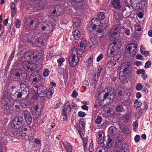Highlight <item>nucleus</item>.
Here are the masks:
<instances>
[{
  "label": "nucleus",
  "instance_id": "obj_44",
  "mask_svg": "<svg viewBox=\"0 0 152 152\" xmlns=\"http://www.w3.org/2000/svg\"><path fill=\"white\" fill-rule=\"evenodd\" d=\"M65 60L64 58H59L57 60V62L58 64V65L59 66H61L62 63Z\"/></svg>",
  "mask_w": 152,
  "mask_h": 152
},
{
  "label": "nucleus",
  "instance_id": "obj_15",
  "mask_svg": "<svg viewBox=\"0 0 152 152\" xmlns=\"http://www.w3.org/2000/svg\"><path fill=\"white\" fill-rule=\"evenodd\" d=\"M95 22V20L93 19L89 22L87 28V30L89 32H91L93 30L96 28V25L95 24L96 23Z\"/></svg>",
  "mask_w": 152,
  "mask_h": 152
},
{
  "label": "nucleus",
  "instance_id": "obj_19",
  "mask_svg": "<svg viewBox=\"0 0 152 152\" xmlns=\"http://www.w3.org/2000/svg\"><path fill=\"white\" fill-rule=\"evenodd\" d=\"M120 28L116 26H114L110 30L111 33L112 35H116L120 32Z\"/></svg>",
  "mask_w": 152,
  "mask_h": 152
},
{
  "label": "nucleus",
  "instance_id": "obj_57",
  "mask_svg": "<svg viewBox=\"0 0 152 152\" xmlns=\"http://www.w3.org/2000/svg\"><path fill=\"white\" fill-rule=\"evenodd\" d=\"M82 140L83 141V145L84 147V150L85 151L86 148V145L87 144V140L86 139V140H85L84 139L82 138Z\"/></svg>",
  "mask_w": 152,
  "mask_h": 152
},
{
  "label": "nucleus",
  "instance_id": "obj_40",
  "mask_svg": "<svg viewBox=\"0 0 152 152\" xmlns=\"http://www.w3.org/2000/svg\"><path fill=\"white\" fill-rule=\"evenodd\" d=\"M98 78H97V77H96V74H95L94 80L93 81V83L92 84V85H93L94 86H95L97 84L98 79Z\"/></svg>",
  "mask_w": 152,
  "mask_h": 152
},
{
  "label": "nucleus",
  "instance_id": "obj_53",
  "mask_svg": "<svg viewBox=\"0 0 152 152\" xmlns=\"http://www.w3.org/2000/svg\"><path fill=\"white\" fill-rule=\"evenodd\" d=\"M86 114L85 112L80 111L78 113V116L80 117H84L85 116Z\"/></svg>",
  "mask_w": 152,
  "mask_h": 152
},
{
  "label": "nucleus",
  "instance_id": "obj_26",
  "mask_svg": "<svg viewBox=\"0 0 152 152\" xmlns=\"http://www.w3.org/2000/svg\"><path fill=\"white\" fill-rule=\"evenodd\" d=\"M119 152H128L127 149V146L125 144H122Z\"/></svg>",
  "mask_w": 152,
  "mask_h": 152
},
{
  "label": "nucleus",
  "instance_id": "obj_61",
  "mask_svg": "<svg viewBox=\"0 0 152 152\" xmlns=\"http://www.w3.org/2000/svg\"><path fill=\"white\" fill-rule=\"evenodd\" d=\"M140 137L139 135H136L134 137V140L135 142H138L140 140Z\"/></svg>",
  "mask_w": 152,
  "mask_h": 152
},
{
  "label": "nucleus",
  "instance_id": "obj_3",
  "mask_svg": "<svg viewBox=\"0 0 152 152\" xmlns=\"http://www.w3.org/2000/svg\"><path fill=\"white\" fill-rule=\"evenodd\" d=\"M14 78L15 81L20 82H24L27 80V75L24 70L18 69L14 74Z\"/></svg>",
  "mask_w": 152,
  "mask_h": 152
},
{
  "label": "nucleus",
  "instance_id": "obj_13",
  "mask_svg": "<svg viewBox=\"0 0 152 152\" xmlns=\"http://www.w3.org/2000/svg\"><path fill=\"white\" fill-rule=\"evenodd\" d=\"M24 118L28 125H30L32 121V118L31 114L29 111L25 110L23 112Z\"/></svg>",
  "mask_w": 152,
  "mask_h": 152
},
{
  "label": "nucleus",
  "instance_id": "obj_24",
  "mask_svg": "<svg viewBox=\"0 0 152 152\" xmlns=\"http://www.w3.org/2000/svg\"><path fill=\"white\" fill-rule=\"evenodd\" d=\"M108 149L105 146H100L97 148L95 152H107Z\"/></svg>",
  "mask_w": 152,
  "mask_h": 152
},
{
  "label": "nucleus",
  "instance_id": "obj_20",
  "mask_svg": "<svg viewBox=\"0 0 152 152\" xmlns=\"http://www.w3.org/2000/svg\"><path fill=\"white\" fill-rule=\"evenodd\" d=\"M35 88H37V93L38 95L41 94L45 92V91L43 90V87L41 86H38L37 85L34 86Z\"/></svg>",
  "mask_w": 152,
  "mask_h": 152
},
{
  "label": "nucleus",
  "instance_id": "obj_6",
  "mask_svg": "<svg viewBox=\"0 0 152 152\" xmlns=\"http://www.w3.org/2000/svg\"><path fill=\"white\" fill-rule=\"evenodd\" d=\"M108 92L104 94V99L102 100L103 101L104 99L107 97L110 100H113L115 97L116 91L114 88L112 87H109L107 88Z\"/></svg>",
  "mask_w": 152,
  "mask_h": 152
},
{
  "label": "nucleus",
  "instance_id": "obj_21",
  "mask_svg": "<svg viewBox=\"0 0 152 152\" xmlns=\"http://www.w3.org/2000/svg\"><path fill=\"white\" fill-rule=\"evenodd\" d=\"M70 103L68 102H66L64 104V107L62 109V111H68L70 112L72 109L71 107L70 106Z\"/></svg>",
  "mask_w": 152,
  "mask_h": 152
},
{
  "label": "nucleus",
  "instance_id": "obj_58",
  "mask_svg": "<svg viewBox=\"0 0 152 152\" xmlns=\"http://www.w3.org/2000/svg\"><path fill=\"white\" fill-rule=\"evenodd\" d=\"M141 53L142 54L144 55L145 56H147L149 54V52L148 51H144L141 52Z\"/></svg>",
  "mask_w": 152,
  "mask_h": 152
},
{
  "label": "nucleus",
  "instance_id": "obj_48",
  "mask_svg": "<svg viewBox=\"0 0 152 152\" xmlns=\"http://www.w3.org/2000/svg\"><path fill=\"white\" fill-rule=\"evenodd\" d=\"M151 62L150 61H148L145 63V67L148 68L151 66Z\"/></svg>",
  "mask_w": 152,
  "mask_h": 152
},
{
  "label": "nucleus",
  "instance_id": "obj_38",
  "mask_svg": "<svg viewBox=\"0 0 152 152\" xmlns=\"http://www.w3.org/2000/svg\"><path fill=\"white\" fill-rule=\"evenodd\" d=\"M102 119L101 116L98 115L95 120V123L97 124H99L102 122Z\"/></svg>",
  "mask_w": 152,
  "mask_h": 152
},
{
  "label": "nucleus",
  "instance_id": "obj_23",
  "mask_svg": "<svg viewBox=\"0 0 152 152\" xmlns=\"http://www.w3.org/2000/svg\"><path fill=\"white\" fill-rule=\"evenodd\" d=\"M86 45L84 43L80 42L78 45V48L79 51L82 52H84L86 51Z\"/></svg>",
  "mask_w": 152,
  "mask_h": 152
},
{
  "label": "nucleus",
  "instance_id": "obj_33",
  "mask_svg": "<svg viewBox=\"0 0 152 152\" xmlns=\"http://www.w3.org/2000/svg\"><path fill=\"white\" fill-rule=\"evenodd\" d=\"M73 22L74 23L75 25L77 27L80 25V20L79 18L76 17L73 20Z\"/></svg>",
  "mask_w": 152,
  "mask_h": 152
},
{
  "label": "nucleus",
  "instance_id": "obj_60",
  "mask_svg": "<svg viewBox=\"0 0 152 152\" xmlns=\"http://www.w3.org/2000/svg\"><path fill=\"white\" fill-rule=\"evenodd\" d=\"M95 35L98 38H101L102 36V33L96 32Z\"/></svg>",
  "mask_w": 152,
  "mask_h": 152
},
{
  "label": "nucleus",
  "instance_id": "obj_37",
  "mask_svg": "<svg viewBox=\"0 0 152 152\" xmlns=\"http://www.w3.org/2000/svg\"><path fill=\"white\" fill-rule=\"evenodd\" d=\"M112 139L110 137H108L107 139V146L109 148H110L112 147Z\"/></svg>",
  "mask_w": 152,
  "mask_h": 152
},
{
  "label": "nucleus",
  "instance_id": "obj_52",
  "mask_svg": "<svg viewBox=\"0 0 152 152\" xmlns=\"http://www.w3.org/2000/svg\"><path fill=\"white\" fill-rule=\"evenodd\" d=\"M142 87V85L141 83H138L136 86V89L139 91L141 89Z\"/></svg>",
  "mask_w": 152,
  "mask_h": 152
},
{
  "label": "nucleus",
  "instance_id": "obj_34",
  "mask_svg": "<svg viewBox=\"0 0 152 152\" xmlns=\"http://www.w3.org/2000/svg\"><path fill=\"white\" fill-rule=\"evenodd\" d=\"M129 67V66L128 65V63L127 62H123L121 65L120 70L121 71V70H124L126 68H127Z\"/></svg>",
  "mask_w": 152,
  "mask_h": 152
},
{
  "label": "nucleus",
  "instance_id": "obj_31",
  "mask_svg": "<svg viewBox=\"0 0 152 152\" xmlns=\"http://www.w3.org/2000/svg\"><path fill=\"white\" fill-rule=\"evenodd\" d=\"M64 147L65 148V150L67 152H72V148L71 146L68 143H66L64 145Z\"/></svg>",
  "mask_w": 152,
  "mask_h": 152
},
{
  "label": "nucleus",
  "instance_id": "obj_36",
  "mask_svg": "<svg viewBox=\"0 0 152 152\" xmlns=\"http://www.w3.org/2000/svg\"><path fill=\"white\" fill-rule=\"evenodd\" d=\"M142 104V102H141L138 101V100H136L134 102V107L136 108H139Z\"/></svg>",
  "mask_w": 152,
  "mask_h": 152
},
{
  "label": "nucleus",
  "instance_id": "obj_42",
  "mask_svg": "<svg viewBox=\"0 0 152 152\" xmlns=\"http://www.w3.org/2000/svg\"><path fill=\"white\" fill-rule=\"evenodd\" d=\"M20 87L22 90H23V89L26 90L29 89L28 86L26 85L24 83L21 84L20 85Z\"/></svg>",
  "mask_w": 152,
  "mask_h": 152
},
{
  "label": "nucleus",
  "instance_id": "obj_1",
  "mask_svg": "<svg viewBox=\"0 0 152 152\" xmlns=\"http://www.w3.org/2000/svg\"><path fill=\"white\" fill-rule=\"evenodd\" d=\"M121 47V45L119 43H117L115 42H113L111 43L108 47L107 51V56L109 57L114 56L113 59L116 61L118 62L120 56L117 54L116 49L118 47Z\"/></svg>",
  "mask_w": 152,
  "mask_h": 152
},
{
  "label": "nucleus",
  "instance_id": "obj_25",
  "mask_svg": "<svg viewBox=\"0 0 152 152\" xmlns=\"http://www.w3.org/2000/svg\"><path fill=\"white\" fill-rule=\"evenodd\" d=\"M105 18L104 13V12H100L98 14V17L97 18H95L94 19L95 21L97 22L98 20L99 21L100 20H103Z\"/></svg>",
  "mask_w": 152,
  "mask_h": 152
},
{
  "label": "nucleus",
  "instance_id": "obj_28",
  "mask_svg": "<svg viewBox=\"0 0 152 152\" xmlns=\"http://www.w3.org/2000/svg\"><path fill=\"white\" fill-rule=\"evenodd\" d=\"M10 8L12 10L11 15L12 16H14L16 9L15 8V4L14 3H11L10 5Z\"/></svg>",
  "mask_w": 152,
  "mask_h": 152
},
{
  "label": "nucleus",
  "instance_id": "obj_11",
  "mask_svg": "<svg viewBox=\"0 0 152 152\" xmlns=\"http://www.w3.org/2000/svg\"><path fill=\"white\" fill-rule=\"evenodd\" d=\"M41 78L40 75L38 73L34 72L30 75L29 80L31 83L34 84L38 83Z\"/></svg>",
  "mask_w": 152,
  "mask_h": 152
},
{
  "label": "nucleus",
  "instance_id": "obj_7",
  "mask_svg": "<svg viewBox=\"0 0 152 152\" xmlns=\"http://www.w3.org/2000/svg\"><path fill=\"white\" fill-rule=\"evenodd\" d=\"M49 10L52 16L57 17L61 15L62 9L60 5H56L51 6Z\"/></svg>",
  "mask_w": 152,
  "mask_h": 152
},
{
  "label": "nucleus",
  "instance_id": "obj_51",
  "mask_svg": "<svg viewBox=\"0 0 152 152\" xmlns=\"http://www.w3.org/2000/svg\"><path fill=\"white\" fill-rule=\"evenodd\" d=\"M21 23L19 19H17L15 22V26L17 28H19L20 26Z\"/></svg>",
  "mask_w": 152,
  "mask_h": 152
},
{
  "label": "nucleus",
  "instance_id": "obj_32",
  "mask_svg": "<svg viewBox=\"0 0 152 152\" xmlns=\"http://www.w3.org/2000/svg\"><path fill=\"white\" fill-rule=\"evenodd\" d=\"M108 131L112 135H114L116 129L114 126H111L109 128Z\"/></svg>",
  "mask_w": 152,
  "mask_h": 152
},
{
  "label": "nucleus",
  "instance_id": "obj_46",
  "mask_svg": "<svg viewBox=\"0 0 152 152\" xmlns=\"http://www.w3.org/2000/svg\"><path fill=\"white\" fill-rule=\"evenodd\" d=\"M60 106V104L59 102L56 101L55 103L54 106V108L56 109L59 108Z\"/></svg>",
  "mask_w": 152,
  "mask_h": 152
},
{
  "label": "nucleus",
  "instance_id": "obj_59",
  "mask_svg": "<svg viewBox=\"0 0 152 152\" xmlns=\"http://www.w3.org/2000/svg\"><path fill=\"white\" fill-rule=\"evenodd\" d=\"M103 55L102 54H100L97 58L96 61H99L103 57Z\"/></svg>",
  "mask_w": 152,
  "mask_h": 152
},
{
  "label": "nucleus",
  "instance_id": "obj_5",
  "mask_svg": "<svg viewBox=\"0 0 152 152\" xmlns=\"http://www.w3.org/2000/svg\"><path fill=\"white\" fill-rule=\"evenodd\" d=\"M39 52L37 51L28 52L25 53L24 57L27 59L32 58L33 61L37 62L39 58Z\"/></svg>",
  "mask_w": 152,
  "mask_h": 152
},
{
  "label": "nucleus",
  "instance_id": "obj_16",
  "mask_svg": "<svg viewBox=\"0 0 152 152\" xmlns=\"http://www.w3.org/2000/svg\"><path fill=\"white\" fill-rule=\"evenodd\" d=\"M50 85L51 87L48 89V95L49 94L48 98H50L52 97V96L54 91V88L56 87V83L54 82H51L50 83Z\"/></svg>",
  "mask_w": 152,
  "mask_h": 152
},
{
  "label": "nucleus",
  "instance_id": "obj_8",
  "mask_svg": "<svg viewBox=\"0 0 152 152\" xmlns=\"http://www.w3.org/2000/svg\"><path fill=\"white\" fill-rule=\"evenodd\" d=\"M36 64L32 61H23L22 66L23 68L28 72H31L33 71L34 69L36 68Z\"/></svg>",
  "mask_w": 152,
  "mask_h": 152
},
{
  "label": "nucleus",
  "instance_id": "obj_47",
  "mask_svg": "<svg viewBox=\"0 0 152 152\" xmlns=\"http://www.w3.org/2000/svg\"><path fill=\"white\" fill-rule=\"evenodd\" d=\"M123 28L124 29L125 33L127 35H129L130 34L131 32L129 29L127 28H124V27H123Z\"/></svg>",
  "mask_w": 152,
  "mask_h": 152
},
{
  "label": "nucleus",
  "instance_id": "obj_12",
  "mask_svg": "<svg viewBox=\"0 0 152 152\" xmlns=\"http://www.w3.org/2000/svg\"><path fill=\"white\" fill-rule=\"evenodd\" d=\"M120 0H111L110 7L116 10H120L122 8Z\"/></svg>",
  "mask_w": 152,
  "mask_h": 152
},
{
  "label": "nucleus",
  "instance_id": "obj_10",
  "mask_svg": "<svg viewBox=\"0 0 152 152\" xmlns=\"http://www.w3.org/2000/svg\"><path fill=\"white\" fill-rule=\"evenodd\" d=\"M42 109V106L40 104H38L35 107H31V112L34 118L37 119L39 117Z\"/></svg>",
  "mask_w": 152,
  "mask_h": 152
},
{
  "label": "nucleus",
  "instance_id": "obj_18",
  "mask_svg": "<svg viewBox=\"0 0 152 152\" xmlns=\"http://www.w3.org/2000/svg\"><path fill=\"white\" fill-rule=\"evenodd\" d=\"M35 20L33 19L30 21H27L25 23V26L28 29L30 28L33 27L34 23L36 24Z\"/></svg>",
  "mask_w": 152,
  "mask_h": 152
},
{
  "label": "nucleus",
  "instance_id": "obj_54",
  "mask_svg": "<svg viewBox=\"0 0 152 152\" xmlns=\"http://www.w3.org/2000/svg\"><path fill=\"white\" fill-rule=\"evenodd\" d=\"M62 116L63 117V120L64 121L66 120L67 118L66 112V111H62Z\"/></svg>",
  "mask_w": 152,
  "mask_h": 152
},
{
  "label": "nucleus",
  "instance_id": "obj_45",
  "mask_svg": "<svg viewBox=\"0 0 152 152\" xmlns=\"http://www.w3.org/2000/svg\"><path fill=\"white\" fill-rule=\"evenodd\" d=\"M102 69V68L100 67V66H99V68L97 70V74L96 75V77H97V78H99V76L100 75V73H101V71Z\"/></svg>",
  "mask_w": 152,
  "mask_h": 152
},
{
  "label": "nucleus",
  "instance_id": "obj_49",
  "mask_svg": "<svg viewBox=\"0 0 152 152\" xmlns=\"http://www.w3.org/2000/svg\"><path fill=\"white\" fill-rule=\"evenodd\" d=\"M145 73V70L143 69H138L137 71V74H144Z\"/></svg>",
  "mask_w": 152,
  "mask_h": 152
},
{
  "label": "nucleus",
  "instance_id": "obj_50",
  "mask_svg": "<svg viewBox=\"0 0 152 152\" xmlns=\"http://www.w3.org/2000/svg\"><path fill=\"white\" fill-rule=\"evenodd\" d=\"M103 28L101 26H99L96 28V32L102 33V31Z\"/></svg>",
  "mask_w": 152,
  "mask_h": 152
},
{
  "label": "nucleus",
  "instance_id": "obj_9",
  "mask_svg": "<svg viewBox=\"0 0 152 152\" xmlns=\"http://www.w3.org/2000/svg\"><path fill=\"white\" fill-rule=\"evenodd\" d=\"M137 46L134 43H132L128 45L125 48V50L131 56H133L137 53Z\"/></svg>",
  "mask_w": 152,
  "mask_h": 152
},
{
  "label": "nucleus",
  "instance_id": "obj_27",
  "mask_svg": "<svg viewBox=\"0 0 152 152\" xmlns=\"http://www.w3.org/2000/svg\"><path fill=\"white\" fill-rule=\"evenodd\" d=\"M21 92L23 96V99H24L27 97L29 94V89H23V90H22Z\"/></svg>",
  "mask_w": 152,
  "mask_h": 152
},
{
  "label": "nucleus",
  "instance_id": "obj_64",
  "mask_svg": "<svg viewBox=\"0 0 152 152\" xmlns=\"http://www.w3.org/2000/svg\"><path fill=\"white\" fill-rule=\"evenodd\" d=\"M98 142L99 144H101L104 142V139L103 137L98 138Z\"/></svg>",
  "mask_w": 152,
  "mask_h": 152
},
{
  "label": "nucleus",
  "instance_id": "obj_56",
  "mask_svg": "<svg viewBox=\"0 0 152 152\" xmlns=\"http://www.w3.org/2000/svg\"><path fill=\"white\" fill-rule=\"evenodd\" d=\"M93 55H92L88 59V64H91L93 63Z\"/></svg>",
  "mask_w": 152,
  "mask_h": 152
},
{
  "label": "nucleus",
  "instance_id": "obj_30",
  "mask_svg": "<svg viewBox=\"0 0 152 152\" xmlns=\"http://www.w3.org/2000/svg\"><path fill=\"white\" fill-rule=\"evenodd\" d=\"M85 121H84L83 119H80L79 121V126L82 129H83L85 126Z\"/></svg>",
  "mask_w": 152,
  "mask_h": 152
},
{
  "label": "nucleus",
  "instance_id": "obj_2",
  "mask_svg": "<svg viewBox=\"0 0 152 152\" xmlns=\"http://www.w3.org/2000/svg\"><path fill=\"white\" fill-rule=\"evenodd\" d=\"M71 51L72 54L69 56L68 60L70 65L72 67H74L79 61V59L77 56V50L75 48H73Z\"/></svg>",
  "mask_w": 152,
  "mask_h": 152
},
{
  "label": "nucleus",
  "instance_id": "obj_17",
  "mask_svg": "<svg viewBox=\"0 0 152 152\" xmlns=\"http://www.w3.org/2000/svg\"><path fill=\"white\" fill-rule=\"evenodd\" d=\"M34 44L36 47H40L44 46L42 39L40 37L37 38L34 41Z\"/></svg>",
  "mask_w": 152,
  "mask_h": 152
},
{
  "label": "nucleus",
  "instance_id": "obj_14",
  "mask_svg": "<svg viewBox=\"0 0 152 152\" xmlns=\"http://www.w3.org/2000/svg\"><path fill=\"white\" fill-rule=\"evenodd\" d=\"M130 74L129 70V68H126L123 70V71H121L119 73V77L120 79L123 80L127 77Z\"/></svg>",
  "mask_w": 152,
  "mask_h": 152
},
{
  "label": "nucleus",
  "instance_id": "obj_62",
  "mask_svg": "<svg viewBox=\"0 0 152 152\" xmlns=\"http://www.w3.org/2000/svg\"><path fill=\"white\" fill-rule=\"evenodd\" d=\"M90 39L93 44H96V39L95 37H91Z\"/></svg>",
  "mask_w": 152,
  "mask_h": 152
},
{
  "label": "nucleus",
  "instance_id": "obj_41",
  "mask_svg": "<svg viewBox=\"0 0 152 152\" xmlns=\"http://www.w3.org/2000/svg\"><path fill=\"white\" fill-rule=\"evenodd\" d=\"M133 130L134 131H135L137 129L138 127V122L137 121H135L133 123Z\"/></svg>",
  "mask_w": 152,
  "mask_h": 152
},
{
  "label": "nucleus",
  "instance_id": "obj_35",
  "mask_svg": "<svg viewBox=\"0 0 152 152\" xmlns=\"http://www.w3.org/2000/svg\"><path fill=\"white\" fill-rule=\"evenodd\" d=\"M55 25L54 23L52 22H50L48 24V28H49V31L50 33L53 30L54 28Z\"/></svg>",
  "mask_w": 152,
  "mask_h": 152
},
{
  "label": "nucleus",
  "instance_id": "obj_39",
  "mask_svg": "<svg viewBox=\"0 0 152 152\" xmlns=\"http://www.w3.org/2000/svg\"><path fill=\"white\" fill-rule=\"evenodd\" d=\"M122 131L125 134H128L129 133V130L127 127L125 126L123 127L122 129Z\"/></svg>",
  "mask_w": 152,
  "mask_h": 152
},
{
  "label": "nucleus",
  "instance_id": "obj_55",
  "mask_svg": "<svg viewBox=\"0 0 152 152\" xmlns=\"http://www.w3.org/2000/svg\"><path fill=\"white\" fill-rule=\"evenodd\" d=\"M15 54V52L13 51L11 54L10 56L9 57V61H11L14 58V55Z\"/></svg>",
  "mask_w": 152,
  "mask_h": 152
},
{
  "label": "nucleus",
  "instance_id": "obj_4",
  "mask_svg": "<svg viewBox=\"0 0 152 152\" xmlns=\"http://www.w3.org/2000/svg\"><path fill=\"white\" fill-rule=\"evenodd\" d=\"M24 123L23 118L21 116H18L13 119L11 126L14 129H18L23 126Z\"/></svg>",
  "mask_w": 152,
  "mask_h": 152
},
{
  "label": "nucleus",
  "instance_id": "obj_29",
  "mask_svg": "<svg viewBox=\"0 0 152 152\" xmlns=\"http://www.w3.org/2000/svg\"><path fill=\"white\" fill-rule=\"evenodd\" d=\"M74 37L75 40H78L80 37V34L78 30H76L74 31Z\"/></svg>",
  "mask_w": 152,
  "mask_h": 152
},
{
  "label": "nucleus",
  "instance_id": "obj_63",
  "mask_svg": "<svg viewBox=\"0 0 152 152\" xmlns=\"http://www.w3.org/2000/svg\"><path fill=\"white\" fill-rule=\"evenodd\" d=\"M77 94H78L76 92V91L74 90L72 92V96L73 97L75 98L77 96Z\"/></svg>",
  "mask_w": 152,
  "mask_h": 152
},
{
  "label": "nucleus",
  "instance_id": "obj_43",
  "mask_svg": "<svg viewBox=\"0 0 152 152\" xmlns=\"http://www.w3.org/2000/svg\"><path fill=\"white\" fill-rule=\"evenodd\" d=\"M129 115L127 114H124L122 117V119L126 121H127L129 119Z\"/></svg>",
  "mask_w": 152,
  "mask_h": 152
},
{
  "label": "nucleus",
  "instance_id": "obj_22",
  "mask_svg": "<svg viewBox=\"0 0 152 152\" xmlns=\"http://www.w3.org/2000/svg\"><path fill=\"white\" fill-rule=\"evenodd\" d=\"M116 111L118 113H123L125 111V109L124 108L122 105L120 104H117L115 107Z\"/></svg>",
  "mask_w": 152,
  "mask_h": 152
}]
</instances>
